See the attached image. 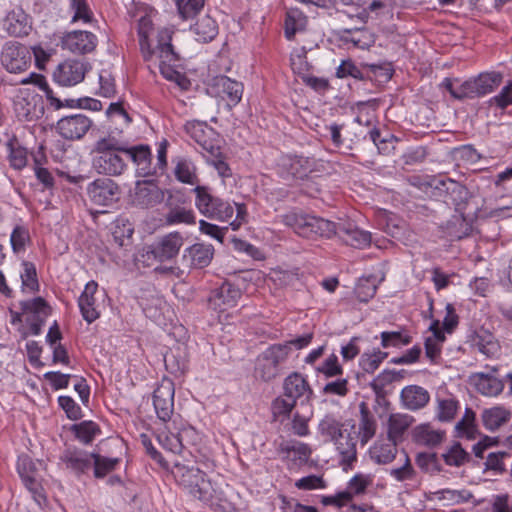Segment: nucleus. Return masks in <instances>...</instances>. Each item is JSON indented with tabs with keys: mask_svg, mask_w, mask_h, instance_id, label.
Returning <instances> with one entry per match:
<instances>
[{
	"mask_svg": "<svg viewBox=\"0 0 512 512\" xmlns=\"http://www.w3.org/2000/svg\"><path fill=\"white\" fill-rule=\"evenodd\" d=\"M17 471L25 487L33 494L34 499L42 498L41 486L37 479L36 463L27 455H21L17 461Z\"/></svg>",
	"mask_w": 512,
	"mask_h": 512,
	"instance_id": "6ab92c4d",
	"label": "nucleus"
},
{
	"mask_svg": "<svg viewBox=\"0 0 512 512\" xmlns=\"http://www.w3.org/2000/svg\"><path fill=\"white\" fill-rule=\"evenodd\" d=\"M184 129L198 144H201L207 139L206 130L209 128L205 122L197 120L187 121L184 125Z\"/></svg>",
	"mask_w": 512,
	"mask_h": 512,
	"instance_id": "774afa93",
	"label": "nucleus"
},
{
	"mask_svg": "<svg viewBox=\"0 0 512 512\" xmlns=\"http://www.w3.org/2000/svg\"><path fill=\"white\" fill-rule=\"evenodd\" d=\"M404 456H405L404 463L401 467L392 468L389 470V475L398 482L412 480L416 474V472L411 464V460H410L409 456L406 453H404Z\"/></svg>",
	"mask_w": 512,
	"mask_h": 512,
	"instance_id": "69168bd1",
	"label": "nucleus"
},
{
	"mask_svg": "<svg viewBox=\"0 0 512 512\" xmlns=\"http://www.w3.org/2000/svg\"><path fill=\"white\" fill-rule=\"evenodd\" d=\"M6 136L7 140L4 146L9 167L16 171H22L29 162L28 149L23 146L15 134H7Z\"/></svg>",
	"mask_w": 512,
	"mask_h": 512,
	"instance_id": "a211bd4d",
	"label": "nucleus"
},
{
	"mask_svg": "<svg viewBox=\"0 0 512 512\" xmlns=\"http://www.w3.org/2000/svg\"><path fill=\"white\" fill-rule=\"evenodd\" d=\"M190 494L210 507L218 505L220 500V492L214 487L204 472L201 473L197 486L193 487Z\"/></svg>",
	"mask_w": 512,
	"mask_h": 512,
	"instance_id": "473e14b6",
	"label": "nucleus"
},
{
	"mask_svg": "<svg viewBox=\"0 0 512 512\" xmlns=\"http://www.w3.org/2000/svg\"><path fill=\"white\" fill-rule=\"evenodd\" d=\"M341 40L345 43H352L354 47L362 50L369 49L375 43V36L368 29H344Z\"/></svg>",
	"mask_w": 512,
	"mask_h": 512,
	"instance_id": "ea45409f",
	"label": "nucleus"
},
{
	"mask_svg": "<svg viewBox=\"0 0 512 512\" xmlns=\"http://www.w3.org/2000/svg\"><path fill=\"white\" fill-rule=\"evenodd\" d=\"M127 158L136 165L138 176L147 177L157 174V168L151 164V151L147 145L127 146Z\"/></svg>",
	"mask_w": 512,
	"mask_h": 512,
	"instance_id": "cd10ccee",
	"label": "nucleus"
},
{
	"mask_svg": "<svg viewBox=\"0 0 512 512\" xmlns=\"http://www.w3.org/2000/svg\"><path fill=\"white\" fill-rule=\"evenodd\" d=\"M411 436L415 444L435 448L444 442L446 432L435 429L430 423H422L413 428Z\"/></svg>",
	"mask_w": 512,
	"mask_h": 512,
	"instance_id": "412c9836",
	"label": "nucleus"
},
{
	"mask_svg": "<svg viewBox=\"0 0 512 512\" xmlns=\"http://www.w3.org/2000/svg\"><path fill=\"white\" fill-rule=\"evenodd\" d=\"M32 77H35L37 79L35 83L44 92L51 107H53L55 110H59L62 107H66L65 100L62 101L54 95L53 90L50 88V86L45 81V78L43 76L37 75L35 73H31L29 77L22 79L21 83L22 84L30 83Z\"/></svg>",
	"mask_w": 512,
	"mask_h": 512,
	"instance_id": "864d4df0",
	"label": "nucleus"
},
{
	"mask_svg": "<svg viewBox=\"0 0 512 512\" xmlns=\"http://www.w3.org/2000/svg\"><path fill=\"white\" fill-rule=\"evenodd\" d=\"M308 214L303 213L300 210H291L285 214L279 215L277 221L284 224L285 226L294 230L299 236L307 235L305 229V222L307 221Z\"/></svg>",
	"mask_w": 512,
	"mask_h": 512,
	"instance_id": "c03bdc74",
	"label": "nucleus"
},
{
	"mask_svg": "<svg viewBox=\"0 0 512 512\" xmlns=\"http://www.w3.org/2000/svg\"><path fill=\"white\" fill-rule=\"evenodd\" d=\"M93 120L82 113H76L60 118L56 123L57 133L70 141L81 140L91 129Z\"/></svg>",
	"mask_w": 512,
	"mask_h": 512,
	"instance_id": "1a4fd4ad",
	"label": "nucleus"
},
{
	"mask_svg": "<svg viewBox=\"0 0 512 512\" xmlns=\"http://www.w3.org/2000/svg\"><path fill=\"white\" fill-rule=\"evenodd\" d=\"M348 431H341L338 436L333 440V444L340 456V463L344 470L351 468L352 464L357 460V439L355 431V422L353 420H346L345 428Z\"/></svg>",
	"mask_w": 512,
	"mask_h": 512,
	"instance_id": "0eeeda50",
	"label": "nucleus"
},
{
	"mask_svg": "<svg viewBox=\"0 0 512 512\" xmlns=\"http://www.w3.org/2000/svg\"><path fill=\"white\" fill-rule=\"evenodd\" d=\"M509 456L507 452L489 453L485 462V470L492 471L495 475L503 474L506 471L504 459Z\"/></svg>",
	"mask_w": 512,
	"mask_h": 512,
	"instance_id": "0e129e2a",
	"label": "nucleus"
},
{
	"mask_svg": "<svg viewBox=\"0 0 512 512\" xmlns=\"http://www.w3.org/2000/svg\"><path fill=\"white\" fill-rule=\"evenodd\" d=\"M491 371L492 374L477 372L470 376V383L475 386L479 393L485 396H497L504 388L503 382L494 375L498 369L493 367Z\"/></svg>",
	"mask_w": 512,
	"mask_h": 512,
	"instance_id": "393cba45",
	"label": "nucleus"
},
{
	"mask_svg": "<svg viewBox=\"0 0 512 512\" xmlns=\"http://www.w3.org/2000/svg\"><path fill=\"white\" fill-rule=\"evenodd\" d=\"M295 405L296 402L291 398L286 397L283 393L282 396L273 400L271 405L272 413L275 417L288 416Z\"/></svg>",
	"mask_w": 512,
	"mask_h": 512,
	"instance_id": "338daca9",
	"label": "nucleus"
},
{
	"mask_svg": "<svg viewBox=\"0 0 512 512\" xmlns=\"http://www.w3.org/2000/svg\"><path fill=\"white\" fill-rule=\"evenodd\" d=\"M502 79V74L499 72H485L464 81L467 99L483 97L493 92L501 84Z\"/></svg>",
	"mask_w": 512,
	"mask_h": 512,
	"instance_id": "ddd939ff",
	"label": "nucleus"
},
{
	"mask_svg": "<svg viewBox=\"0 0 512 512\" xmlns=\"http://www.w3.org/2000/svg\"><path fill=\"white\" fill-rule=\"evenodd\" d=\"M305 232L307 235L302 237L312 238L314 236H321L330 238L337 232V224L313 215H309L305 222Z\"/></svg>",
	"mask_w": 512,
	"mask_h": 512,
	"instance_id": "72a5a7b5",
	"label": "nucleus"
},
{
	"mask_svg": "<svg viewBox=\"0 0 512 512\" xmlns=\"http://www.w3.org/2000/svg\"><path fill=\"white\" fill-rule=\"evenodd\" d=\"M183 245V237L179 232H172L162 237L159 242L150 246L146 252L148 259L164 262L173 259Z\"/></svg>",
	"mask_w": 512,
	"mask_h": 512,
	"instance_id": "4468645a",
	"label": "nucleus"
},
{
	"mask_svg": "<svg viewBox=\"0 0 512 512\" xmlns=\"http://www.w3.org/2000/svg\"><path fill=\"white\" fill-rule=\"evenodd\" d=\"M98 290V283L94 280L89 281L78 299V305L81 315L85 321L92 323L100 317L97 308L95 293Z\"/></svg>",
	"mask_w": 512,
	"mask_h": 512,
	"instance_id": "5701e85b",
	"label": "nucleus"
},
{
	"mask_svg": "<svg viewBox=\"0 0 512 512\" xmlns=\"http://www.w3.org/2000/svg\"><path fill=\"white\" fill-rule=\"evenodd\" d=\"M85 77L84 63L67 60L60 63L53 72V80L60 86L67 87L80 83Z\"/></svg>",
	"mask_w": 512,
	"mask_h": 512,
	"instance_id": "2eb2a0df",
	"label": "nucleus"
},
{
	"mask_svg": "<svg viewBox=\"0 0 512 512\" xmlns=\"http://www.w3.org/2000/svg\"><path fill=\"white\" fill-rule=\"evenodd\" d=\"M165 193L153 180L137 181L130 194L131 203L141 209L153 208L164 201Z\"/></svg>",
	"mask_w": 512,
	"mask_h": 512,
	"instance_id": "423d86ee",
	"label": "nucleus"
},
{
	"mask_svg": "<svg viewBox=\"0 0 512 512\" xmlns=\"http://www.w3.org/2000/svg\"><path fill=\"white\" fill-rule=\"evenodd\" d=\"M166 224L168 225H176V224H194L195 223V214L191 209H187L185 207H173L171 208L166 216H165Z\"/></svg>",
	"mask_w": 512,
	"mask_h": 512,
	"instance_id": "6e6d98bb",
	"label": "nucleus"
},
{
	"mask_svg": "<svg viewBox=\"0 0 512 512\" xmlns=\"http://www.w3.org/2000/svg\"><path fill=\"white\" fill-rule=\"evenodd\" d=\"M511 413L504 407H493L482 413L483 424L486 429L495 431L510 420Z\"/></svg>",
	"mask_w": 512,
	"mask_h": 512,
	"instance_id": "79ce46f5",
	"label": "nucleus"
},
{
	"mask_svg": "<svg viewBox=\"0 0 512 512\" xmlns=\"http://www.w3.org/2000/svg\"><path fill=\"white\" fill-rule=\"evenodd\" d=\"M173 162L175 163L174 175L179 182L188 185H198L197 168L190 159L178 157Z\"/></svg>",
	"mask_w": 512,
	"mask_h": 512,
	"instance_id": "58836bf2",
	"label": "nucleus"
},
{
	"mask_svg": "<svg viewBox=\"0 0 512 512\" xmlns=\"http://www.w3.org/2000/svg\"><path fill=\"white\" fill-rule=\"evenodd\" d=\"M92 166L97 173L106 176H119L126 167L123 154L127 156V145L109 133L93 144Z\"/></svg>",
	"mask_w": 512,
	"mask_h": 512,
	"instance_id": "f257e3e1",
	"label": "nucleus"
},
{
	"mask_svg": "<svg viewBox=\"0 0 512 512\" xmlns=\"http://www.w3.org/2000/svg\"><path fill=\"white\" fill-rule=\"evenodd\" d=\"M87 195L95 205L110 206L118 201L120 188L110 178H98L87 186Z\"/></svg>",
	"mask_w": 512,
	"mask_h": 512,
	"instance_id": "f8f14e48",
	"label": "nucleus"
},
{
	"mask_svg": "<svg viewBox=\"0 0 512 512\" xmlns=\"http://www.w3.org/2000/svg\"><path fill=\"white\" fill-rule=\"evenodd\" d=\"M14 110L17 117L23 121H35L44 114L41 97L31 90L20 91L14 101Z\"/></svg>",
	"mask_w": 512,
	"mask_h": 512,
	"instance_id": "9b49d317",
	"label": "nucleus"
},
{
	"mask_svg": "<svg viewBox=\"0 0 512 512\" xmlns=\"http://www.w3.org/2000/svg\"><path fill=\"white\" fill-rule=\"evenodd\" d=\"M282 451L286 452L288 457H292L294 461L300 464L306 463L311 456V448L301 442L287 443L282 446Z\"/></svg>",
	"mask_w": 512,
	"mask_h": 512,
	"instance_id": "052dcab7",
	"label": "nucleus"
},
{
	"mask_svg": "<svg viewBox=\"0 0 512 512\" xmlns=\"http://www.w3.org/2000/svg\"><path fill=\"white\" fill-rule=\"evenodd\" d=\"M359 422L358 432L356 436L360 439L361 444L366 445L376 434L377 422L365 402L359 404Z\"/></svg>",
	"mask_w": 512,
	"mask_h": 512,
	"instance_id": "7c9ffc66",
	"label": "nucleus"
},
{
	"mask_svg": "<svg viewBox=\"0 0 512 512\" xmlns=\"http://www.w3.org/2000/svg\"><path fill=\"white\" fill-rule=\"evenodd\" d=\"M397 443L389 442H376L369 449V456L371 460L379 465H386L391 463L397 456L398 449Z\"/></svg>",
	"mask_w": 512,
	"mask_h": 512,
	"instance_id": "e433bc0d",
	"label": "nucleus"
},
{
	"mask_svg": "<svg viewBox=\"0 0 512 512\" xmlns=\"http://www.w3.org/2000/svg\"><path fill=\"white\" fill-rule=\"evenodd\" d=\"M23 314L29 315L28 318H47L50 314V307L42 297H36L32 300L20 302Z\"/></svg>",
	"mask_w": 512,
	"mask_h": 512,
	"instance_id": "09e8293b",
	"label": "nucleus"
},
{
	"mask_svg": "<svg viewBox=\"0 0 512 512\" xmlns=\"http://www.w3.org/2000/svg\"><path fill=\"white\" fill-rule=\"evenodd\" d=\"M380 338L383 348H399L412 342V337L403 331H383Z\"/></svg>",
	"mask_w": 512,
	"mask_h": 512,
	"instance_id": "5fc2aeb1",
	"label": "nucleus"
},
{
	"mask_svg": "<svg viewBox=\"0 0 512 512\" xmlns=\"http://www.w3.org/2000/svg\"><path fill=\"white\" fill-rule=\"evenodd\" d=\"M435 188L450 194L454 202L463 201L467 195V190L462 184L448 177L437 180Z\"/></svg>",
	"mask_w": 512,
	"mask_h": 512,
	"instance_id": "3c124183",
	"label": "nucleus"
},
{
	"mask_svg": "<svg viewBox=\"0 0 512 512\" xmlns=\"http://www.w3.org/2000/svg\"><path fill=\"white\" fill-rule=\"evenodd\" d=\"M373 480L374 477L371 474L357 473L348 482L347 490L339 492V496L344 502H349L354 496L364 494Z\"/></svg>",
	"mask_w": 512,
	"mask_h": 512,
	"instance_id": "4c0bfd02",
	"label": "nucleus"
},
{
	"mask_svg": "<svg viewBox=\"0 0 512 512\" xmlns=\"http://www.w3.org/2000/svg\"><path fill=\"white\" fill-rule=\"evenodd\" d=\"M201 471L199 468L194 466H186L183 464L176 463L173 468V475L179 485L188 491L190 494L193 487L197 486V481L201 477Z\"/></svg>",
	"mask_w": 512,
	"mask_h": 512,
	"instance_id": "c9c22d12",
	"label": "nucleus"
},
{
	"mask_svg": "<svg viewBox=\"0 0 512 512\" xmlns=\"http://www.w3.org/2000/svg\"><path fill=\"white\" fill-rule=\"evenodd\" d=\"M30 241L29 230L22 225H16L11 233L10 242L15 253L25 250L26 244Z\"/></svg>",
	"mask_w": 512,
	"mask_h": 512,
	"instance_id": "e2e57ef3",
	"label": "nucleus"
},
{
	"mask_svg": "<svg viewBox=\"0 0 512 512\" xmlns=\"http://www.w3.org/2000/svg\"><path fill=\"white\" fill-rule=\"evenodd\" d=\"M335 235L347 245L360 249L369 246L372 240L370 232L359 229L351 223L338 224Z\"/></svg>",
	"mask_w": 512,
	"mask_h": 512,
	"instance_id": "bb28decb",
	"label": "nucleus"
},
{
	"mask_svg": "<svg viewBox=\"0 0 512 512\" xmlns=\"http://www.w3.org/2000/svg\"><path fill=\"white\" fill-rule=\"evenodd\" d=\"M1 64L10 73H22L30 67V52L18 42H7L1 52Z\"/></svg>",
	"mask_w": 512,
	"mask_h": 512,
	"instance_id": "6e6552de",
	"label": "nucleus"
},
{
	"mask_svg": "<svg viewBox=\"0 0 512 512\" xmlns=\"http://www.w3.org/2000/svg\"><path fill=\"white\" fill-rule=\"evenodd\" d=\"M414 422L411 415L403 413L391 414L387 422V437L389 441L399 444L403 441L404 434Z\"/></svg>",
	"mask_w": 512,
	"mask_h": 512,
	"instance_id": "2f4dec72",
	"label": "nucleus"
},
{
	"mask_svg": "<svg viewBox=\"0 0 512 512\" xmlns=\"http://www.w3.org/2000/svg\"><path fill=\"white\" fill-rule=\"evenodd\" d=\"M94 454L76 448L67 449L61 459L68 469L80 476L92 468Z\"/></svg>",
	"mask_w": 512,
	"mask_h": 512,
	"instance_id": "b1692460",
	"label": "nucleus"
},
{
	"mask_svg": "<svg viewBox=\"0 0 512 512\" xmlns=\"http://www.w3.org/2000/svg\"><path fill=\"white\" fill-rule=\"evenodd\" d=\"M154 28L152 20L148 16H143L138 21V38L140 51L145 61H151L156 54L157 39L151 38Z\"/></svg>",
	"mask_w": 512,
	"mask_h": 512,
	"instance_id": "a878e982",
	"label": "nucleus"
},
{
	"mask_svg": "<svg viewBox=\"0 0 512 512\" xmlns=\"http://www.w3.org/2000/svg\"><path fill=\"white\" fill-rule=\"evenodd\" d=\"M429 400V392L424 387L418 385H408L400 393L402 406L410 411L424 408L429 403Z\"/></svg>",
	"mask_w": 512,
	"mask_h": 512,
	"instance_id": "c85d7f7f",
	"label": "nucleus"
},
{
	"mask_svg": "<svg viewBox=\"0 0 512 512\" xmlns=\"http://www.w3.org/2000/svg\"><path fill=\"white\" fill-rule=\"evenodd\" d=\"M473 341L478 351L488 358L496 356L500 351L499 342L488 330H478L475 333Z\"/></svg>",
	"mask_w": 512,
	"mask_h": 512,
	"instance_id": "a19ab883",
	"label": "nucleus"
},
{
	"mask_svg": "<svg viewBox=\"0 0 512 512\" xmlns=\"http://www.w3.org/2000/svg\"><path fill=\"white\" fill-rule=\"evenodd\" d=\"M283 393L295 402H304L311 398L313 391L306 379L300 373L294 372L284 379Z\"/></svg>",
	"mask_w": 512,
	"mask_h": 512,
	"instance_id": "4be33fe9",
	"label": "nucleus"
},
{
	"mask_svg": "<svg viewBox=\"0 0 512 512\" xmlns=\"http://www.w3.org/2000/svg\"><path fill=\"white\" fill-rule=\"evenodd\" d=\"M214 248L210 244L196 243L185 249L183 261L192 268H204L213 258Z\"/></svg>",
	"mask_w": 512,
	"mask_h": 512,
	"instance_id": "c756f323",
	"label": "nucleus"
},
{
	"mask_svg": "<svg viewBox=\"0 0 512 512\" xmlns=\"http://www.w3.org/2000/svg\"><path fill=\"white\" fill-rule=\"evenodd\" d=\"M455 429L459 436H466L473 439L476 433L475 412L467 407L460 421L457 422Z\"/></svg>",
	"mask_w": 512,
	"mask_h": 512,
	"instance_id": "4d7b16f0",
	"label": "nucleus"
},
{
	"mask_svg": "<svg viewBox=\"0 0 512 512\" xmlns=\"http://www.w3.org/2000/svg\"><path fill=\"white\" fill-rule=\"evenodd\" d=\"M75 437L84 444H90L100 434V427L93 421H82L71 427Z\"/></svg>",
	"mask_w": 512,
	"mask_h": 512,
	"instance_id": "8fccbe9b",
	"label": "nucleus"
},
{
	"mask_svg": "<svg viewBox=\"0 0 512 512\" xmlns=\"http://www.w3.org/2000/svg\"><path fill=\"white\" fill-rule=\"evenodd\" d=\"M205 0H177L178 13L183 20L195 17L204 7Z\"/></svg>",
	"mask_w": 512,
	"mask_h": 512,
	"instance_id": "680f3d73",
	"label": "nucleus"
},
{
	"mask_svg": "<svg viewBox=\"0 0 512 512\" xmlns=\"http://www.w3.org/2000/svg\"><path fill=\"white\" fill-rule=\"evenodd\" d=\"M346 421L342 422L332 414L325 415L318 424L319 433L327 440L333 442V440L342 431L350 430L349 427L345 428Z\"/></svg>",
	"mask_w": 512,
	"mask_h": 512,
	"instance_id": "37998d69",
	"label": "nucleus"
},
{
	"mask_svg": "<svg viewBox=\"0 0 512 512\" xmlns=\"http://www.w3.org/2000/svg\"><path fill=\"white\" fill-rule=\"evenodd\" d=\"M441 456L446 465L453 467H461L471 459L470 454L459 442H454Z\"/></svg>",
	"mask_w": 512,
	"mask_h": 512,
	"instance_id": "49530a36",
	"label": "nucleus"
},
{
	"mask_svg": "<svg viewBox=\"0 0 512 512\" xmlns=\"http://www.w3.org/2000/svg\"><path fill=\"white\" fill-rule=\"evenodd\" d=\"M20 278L23 291L35 293L39 290L36 267L32 262L24 261L22 263Z\"/></svg>",
	"mask_w": 512,
	"mask_h": 512,
	"instance_id": "603ef678",
	"label": "nucleus"
},
{
	"mask_svg": "<svg viewBox=\"0 0 512 512\" xmlns=\"http://www.w3.org/2000/svg\"><path fill=\"white\" fill-rule=\"evenodd\" d=\"M118 458L104 457L99 454H94L93 465L94 476L96 478H103L110 472L114 471L116 466L119 464Z\"/></svg>",
	"mask_w": 512,
	"mask_h": 512,
	"instance_id": "13d9d810",
	"label": "nucleus"
},
{
	"mask_svg": "<svg viewBox=\"0 0 512 512\" xmlns=\"http://www.w3.org/2000/svg\"><path fill=\"white\" fill-rule=\"evenodd\" d=\"M173 34V30L166 27L157 31L156 54L154 57L159 60V69L162 76L169 81L178 82L182 75L176 70L180 57L172 43Z\"/></svg>",
	"mask_w": 512,
	"mask_h": 512,
	"instance_id": "f03ea898",
	"label": "nucleus"
},
{
	"mask_svg": "<svg viewBox=\"0 0 512 512\" xmlns=\"http://www.w3.org/2000/svg\"><path fill=\"white\" fill-rule=\"evenodd\" d=\"M387 356V352L380 350H375L372 353H363L359 360V365L363 371L372 374L379 368Z\"/></svg>",
	"mask_w": 512,
	"mask_h": 512,
	"instance_id": "bf43d9fd",
	"label": "nucleus"
},
{
	"mask_svg": "<svg viewBox=\"0 0 512 512\" xmlns=\"http://www.w3.org/2000/svg\"><path fill=\"white\" fill-rule=\"evenodd\" d=\"M241 297V290L230 282H224L219 288L215 289L209 298L210 304L214 309L225 311L235 307Z\"/></svg>",
	"mask_w": 512,
	"mask_h": 512,
	"instance_id": "aec40b11",
	"label": "nucleus"
},
{
	"mask_svg": "<svg viewBox=\"0 0 512 512\" xmlns=\"http://www.w3.org/2000/svg\"><path fill=\"white\" fill-rule=\"evenodd\" d=\"M320 165V162L313 157L287 154L278 159L277 172L286 180L303 179L308 174L317 171Z\"/></svg>",
	"mask_w": 512,
	"mask_h": 512,
	"instance_id": "39448f33",
	"label": "nucleus"
},
{
	"mask_svg": "<svg viewBox=\"0 0 512 512\" xmlns=\"http://www.w3.org/2000/svg\"><path fill=\"white\" fill-rule=\"evenodd\" d=\"M307 17L298 9H290L286 13L285 19V36L288 40H292L298 31L305 29Z\"/></svg>",
	"mask_w": 512,
	"mask_h": 512,
	"instance_id": "de8ad7c7",
	"label": "nucleus"
},
{
	"mask_svg": "<svg viewBox=\"0 0 512 512\" xmlns=\"http://www.w3.org/2000/svg\"><path fill=\"white\" fill-rule=\"evenodd\" d=\"M290 354L289 344H274L257 358L256 374L265 382L275 379Z\"/></svg>",
	"mask_w": 512,
	"mask_h": 512,
	"instance_id": "20e7f679",
	"label": "nucleus"
},
{
	"mask_svg": "<svg viewBox=\"0 0 512 512\" xmlns=\"http://www.w3.org/2000/svg\"><path fill=\"white\" fill-rule=\"evenodd\" d=\"M191 31L195 34L196 40L202 43H208L218 35L219 28L217 22L208 14L199 17Z\"/></svg>",
	"mask_w": 512,
	"mask_h": 512,
	"instance_id": "f704fd0d",
	"label": "nucleus"
},
{
	"mask_svg": "<svg viewBox=\"0 0 512 512\" xmlns=\"http://www.w3.org/2000/svg\"><path fill=\"white\" fill-rule=\"evenodd\" d=\"M212 88L216 90V94L219 97L227 100L229 108L237 105L242 98V83L232 80L225 75L216 76L213 79Z\"/></svg>",
	"mask_w": 512,
	"mask_h": 512,
	"instance_id": "f3484780",
	"label": "nucleus"
},
{
	"mask_svg": "<svg viewBox=\"0 0 512 512\" xmlns=\"http://www.w3.org/2000/svg\"><path fill=\"white\" fill-rule=\"evenodd\" d=\"M175 387L171 379L163 378L153 392V405L156 415L162 422L171 419L174 412Z\"/></svg>",
	"mask_w": 512,
	"mask_h": 512,
	"instance_id": "9d476101",
	"label": "nucleus"
},
{
	"mask_svg": "<svg viewBox=\"0 0 512 512\" xmlns=\"http://www.w3.org/2000/svg\"><path fill=\"white\" fill-rule=\"evenodd\" d=\"M96 36L87 31H73L62 38V48L74 54H86L96 47Z\"/></svg>",
	"mask_w": 512,
	"mask_h": 512,
	"instance_id": "dca6fc26",
	"label": "nucleus"
},
{
	"mask_svg": "<svg viewBox=\"0 0 512 512\" xmlns=\"http://www.w3.org/2000/svg\"><path fill=\"white\" fill-rule=\"evenodd\" d=\"M195 193V205L199 212L207 218L228 221L233 217L234 207L228 201L212 195L207 186L197 185Z\"/></svg>",
	"mask_w": 512,
	"mask_h": 512,
	"instance_id": "7ed1b4c3",
	"label": "nucleus"
},
{
	"mask_svg": "<svg viewBox=\"0 0 512 512\" xmlns=\"http://www.w3.org/2000/svg\"><path fill=\"white\" fill-rule=\"evenodd\" d=\"M459 408V401L455 398H437L435 417L440 422H451L457 415Z\"/></svg>",
	"mask_w": 512,
	"mask_h": 512,
	"instance_id": "a18cd8bd",
	"label": "nucleus"
}]
</instances>
